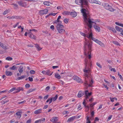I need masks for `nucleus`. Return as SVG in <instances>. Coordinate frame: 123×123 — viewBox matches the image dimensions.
Instances as JSON below:
<instances>
[{
    "label": "nucleus",
    "mask_w": 123,
    "mask_h": 123,
    "mask_svg": "<svg viewBox=\"0 0 123 123\" xmlns=\"http://www.w3.org/2000/svg\"><path fill=\"white\" fill-rule=\"evenodd\" d=\"M92 44L88 41L86 40L84 45V53L86 56V58L85 59V67L83 70V71L85 73L84 75L88 78V75L91 72L90 68L92 66L91 62V54L92 51Z\"/></svg>",
    "instance_id": "1"
},
{
    "label": "nucleus",
    "mask_w": 123,
    "mask_h": 123,
    "mask_svg": "<svg viewBox=\"0 0 123 123\" xmlns=\"http://www.w3.org/2000/svg\"><path fill=\"white\" fill-rule=\"evenodd\" d=\"M81 12L83 14V18L85 22L87 25L88 27L91 28L92 27V23H95L92 21L93 19L90 18L89 14L88 13V11L85 9H82L81 10Z\"/></svg>",
    "instance_id": "2"
},
{
    "label": "nucleus",
    "mask_w": 123,
    "mask_h": 123,
    "mask_svg": "<svg viewBox=\"0 0 123 123\" xmlns=\"http://www.w3.org/2000/svg\"><path fill=\"white\" fill-rule=\"evenodd\" d=\"M56 28L58 32L61 34H62L65 31V30L63 29L64 26L62 25H57Z\"/></svg>",
    "instance_id": "3"
},
{
    "label": "nucleus",
    "mask_w": 123,
    "mask_h": 123,
    "mask_svg": "<svg viewBox=\"0 0 123 123\" xmlns=\"http://www.w3.org/2000/svg\"><path fill=\"white\" fill-rule=\"evenodd\" d=\"M75 2L77 4L80 5H87L88 4V2L86 0H75Z\"/></svg>",
    "instance_id": "4"
},
{
    "label": "nucleus",
    "mask_w": 123,
    "mask_h": 123,
    "mask_svg": "<svg viewBox=\"0 0 123 123\" xmlns=\"http://www.w3.org/2000/svg\"><path fill=\"white\" fill-rule=\"evenodd\" d=\"M102 5L106 9L111 11H114L115 10L113 9L110 6L108 3H103L102 4Z\"/></svg>",
    "instance_id": "5"
},
{
    "label": "nucleus",
    "mask_w": 123,
    "mask_h": 123,
    "mask_svg": "<svg viewBox=\"0 0 123 123\" xmlns=\"http://www.w3.org/2000/svg\"><path fill=\"white\" fill-rule=\"evenodd\" d=\"M92 40L94 41L96 43L99 44L101 46L103 47H105V44L101 42V41L99 40L98 39L93 37L92 38Z\"/></svg>",
    "instance_id": "6"
},
{
    "label": "nucleus",
    "mask_w": 123,
    "mask_h": 123,
    "mask_svg": "<svg viewBox=\"0 0 123 123\" xmlns=\"http://www.w3.org/2000/svg\"><path fill=\"white\" fill-rule=\"evenodd\" d=\"M80 34L81 35L84 37H87L88 38H91L92 39V32L91 33L89 34V35L87 34H86L85 33L82 32H80Z\"/></svg>",
    "instance_id": "7"
},
{
    "label": "nucleus",
    "mask_w": 123,
    "mask_h": 123,
    "mask_svg": "<svg viewBox=\"0 0 123 123\" xmlns=\"http://www.w3.org/2000/svg\"><path fill=\"white\" fill-rule=\"evenodd\" d=\"M48 12V10L47 9H45L40 10L39 12V13L40 15L42 16L44 14H46Z\"/></svg>",
    "instance_id": "8"
},
{
    "label": "nucleus",
    "mask_w": 123,
    "mask_h": 123,
    "mask_svg": "<svg viewBox=\"0 0 123 123\" xmlns=\"http://www.w3.org/2000/svg\"><path fill=\"white\" fill-rule=\"evenodd\" d=\"M18 3L20 6L24 7H26L27 6L26 3L22 1H19L18 2Z\"/></svg>",
    "instance_id": "9"
},
{
    "label": "nucleus",
    "mask_w": 123,
    "mask_h": 123,
    "mask_svg": "<svg viewBox=\"0 0 123 123\" xmlns=\"http://www.w3.org/2000/svg\"><path fill=\"white\" fill-rule=\"evenodd\" d=\"M73 79L78 83H82L83 82L82 80L76 75L74 76Z\"/></svg>",
    "instance_id": "10"
},
{
    "label": "nucleus",
    "mask_w": 123,
    "mask_h": 123,
    "mask_svg": "<svg viewBox=\"0 0 123 123\" xmlns=\"http://www.w3.org/2000/svg\"><path fill=\"white\" fill-rule=\"evenodd\" d=\"M115 28L117 31L120 32V34L123 35V30L122 28L117 26H116Z\"/></svg>",
    "instance_id": "11"
},
{
    "label": "nucleus",
    "mask_w": 123,
    "mask_h": 123,
    "mask_svg": "<svg viewBox=\"0 0 123 123\" xmlns=\"http://www.w3.org/2000/svg\"><path fill=\"white\" fill-rule=\"evenodd\" d=\"M86 81L85 82V84L86 85H88V86L90 87H91L92 84L93 83V81L92 79L91 81L90 80V83L89 84L88 83L87 81L86 80Z\"/></svg>",
    "instance_id": "12"
},
{
    "label": "nucleus",
    "mask_w": 123,
    "mask_h": 123,
    "mask_svg": "<svg viewBox=\"0 0 123 123\" xmlns=\"http://www.w3.org/2000/svg\"><path fill=\"white\" fill-rule=\"evenodd\" d=\"M85 92V97L86 99H87L88 98V96H90L92 93L91 92L89 93L88 91L87 90Z\"/></svg>",
    "instance_id": "13"
},
{
    "label": "nucleus",
    "mask_w": 123,
    "mask_h": 123,
    "mask_svg": "<svg viewBox=\"0 0 123 123\" xmlns=\"http://www.w3.org/2000/svg\"><path fill=\"white\" fill-rule=\"evenodd\" d=\"M45 120V119L44 118H42L41 119H39L35 121L34 123H43Z\"/></svg>",
    "instance_id": "14"
},
{
    "label": "nucleus",
    "mask_w": 123,
    "mask_h": 123,
    "mask_svg": "<svg viewBox=\"0 0 123 123\" xmlns=\"http://www.w3.org/2000/svg\"><path fill=\"white\" fill-rule=\"evenodd\" d=\"M76 116H74L69 118L67 121V122L69 123L73 121L76 118Z\"/></svg>",
    "instance_id": "15"
},
{
    "label": "nucleus",
    "mask_w": 123,
    "mask_h": 123,
    "mask_svg": "<svg viewBox=\"0 0 123 123\" xmlns=\"http://www.w3.org/2000/svg\"><path fill=\"white\" fill-rule=\"evenodd\" d=\"M58 117H54L50 119V121L53 123H55L58 121Z\"/></svg>",
    "instance_id": "16"
},
{
    "label": "nucleus",
    "mask_w": 123,
    "mask_h": 123,
    "mask_svg": "<svg viewBox=\"0 0 123 123\" xmlns=\"http://www.w3.org/2000/svg\"><path fill=\"white\" fill-rule=\"evenodd\" d=\"M0 46L4 49L6 50L7 49V48L6 45L3 44L0 42Z\"/></svg>",
    "instance_id": "17"
},
{
    "label": "nucleus",
    "mask_w": 123,
    "mask_h": 123,
    "mask_svg": "<svg viewBox=\"0 0 123 123\" xmlns=\"http://www.w3.org/2000/svg\"><path fill=\"white\" fill-rule=\"evenodd\" d=\"M84 92L80 91L78 93L77 96L79 98H80L82 96L84 95Z\"/></svg>",
    "instance_id": "18"
},
{
    "label": "nucleus",
    "mask_w": 123,
    "mask_h": 123,
    "mask_svg": "<svg viewBox=\"0 0 123 123\" xmlns=\"http://www.w3.org/2000/svg\"><path fill=\"white\" fill-rule=\"evenodd\" d=\"M21 113H22L21 111H19L15 113L16 115L18 116V118L19 119L20 118L21 116L20 114Z\"/></svg>",
    "instance_id": "19"
},
{
    "label": "nucleus",
    "mask_w": 123,
    "mask_h": 123,
    "mask_svg": "<svg viewBox=\"0 0 123 123\" xmlns=\"http://www.w3.org/2000/svg\"><path fill=\"white\" fill-rule=\"evenodd\" d=\"M15 90L16 92L18 93L19 92L21 91H23L24 89L23 88L21 87H19L17 88H16Z\"/></svg>",
    "instance_id": "20"
},
{
    "label": "nucleus",
    "mask_w": 123,
    "mask_h": 123,
    "mask_svg": "<svg viewBox=\"0 0 123 123\" xmlns=\"http://www.w3.org/2000/svg\"><path fill=\"white\" fill-rule=\"evenodd\" d=\"M23 69L24 68L23 66L22 65L20 66L19 67L18 69V70L20 74H21L22 73Z\"/></svg>",
    "instance_id": "21"
},
{
    "label": "nucleus",
    "mask_w": 123,
    "mask_h": 123,
    "mask_svg": "<svg viewBox=\"0 0 123 123\" xmlns=\"http://www.w3.org/2000/svg\"><path fill=\"white\" fill-rule=\"evenodd\" d=\"M108 29L111 31L113 32L114 33H116V31L114 27H108Z\"/></svg>",
    "instance_id": "22"
},
{
    "label": "nucleus",
    "mask_w": 123,
    "mask_h": 123,
    "mask_svg": "<svg viewBox=\"0 0 123 123\" xmlns=\"http://www.w3.org/2000/svg\"><path fill=\"white\" fill-rule=\"evenodd\" d=\"M42 109H41L37 110L34 112V113L35 114H38L41 113Z\"/></svg>",
    "instance_id": "23"
},
{
    "label": "nucleus",
    "mask_w": 123,
    "mask_h": 123,
    "mask_svg": "<svg viewBox=\"0 0 123 123\" xmlns=\"http://www.w3.org/2000/svg\"><path fill=\"white\" fill-rule=\"evenodd\" d=\"M70 12L68 11H65L62 12V14L64 15H70Z\"/></svg>",
    "instance_id": "24"
},
{
    "label": "nucleus",
    "mask_w": 123,
    "mask_h": 123,
    "mask_svg": "<svg viewBox=\"0 0 123 123\" xmlns=\"http://www.w3.org/2000/svg\"><path fill=\"white\" fill-rule=\"evenodd\" d=\"M73 17H76L77 15L76 12H71L70 13V15Z\"/></svg>",
    "instance_id": "25"
},
{
    "label": "nucleus",
    "mask_w": 123,
    "mask_h": 123,
    "mask_svg": "<svg viewBox=\"0 0 123 123\" xmlns=\"http://www.w3.org/2000/svg\"><path fill=\"white\" fill-rule=\"evenodd\" d=\"M17 67L15 65L13 66L12 67L9 68L10 70H17Z\"/></svg>",
    "instance_id": "26"
},
{
    "label": "nucleus",
    "mask_w": 123,
    "mask_h": 123,
    "mask_svg": "<svg viewBox=\"0 0 123 123\" xmlns=\"http://www.w3.org/2000/svg\"><path fill=\"white\" fill-rule=\"evenodd\" d=\"M6 74L8 76H11L12 73L10 71H6L5 72Z\"/></svg>",
    "instance_id": "27"
},
{
    "label": "nucleus",
    "mask_w": 123,
    "mask_h": 123,
    "mask_svg": "<svg viewBox=\"0 0 123 123\" xmlns=\"http://www.w3.org/2000/svg\"><path fill=\"white\" fill-rule=\"evenodd\" d=\"M94 27L96 31H98V32H99L100 31V28L97 25H94Z\"/></svg>",
    "instance_id": "28"
},
{
    "label": "nucleus",
    "mask_w": 123,
    "mask_h": 123,
    "mask_svg": "<svg viewBox=\"0 0 123 123\" xmlns=\"http://www.w3.org/2000/svg\"><path fill=\"white\" fill-rule=\"evenodd\" d=\"M9 101V100H6V99H5L2 100L1 102V103L2 105H4Z\"/></svg>",
    "instance_id": "29"
},
{
    "label": "nucleus",
    "mask_w": 123,
    "mask_h": 123,
    "mask_svg": "<svg viewBox=\"0 0 123 123\" xmlns=\"http://www.w3.org/2000/svg\"><path fill=\"white\" fill-rule=\"evenodd\" d=\"M58 96L57 95H56L55 97L51 98V99H52V101H53L54 102L58 98Z\"/></svg>",
    "instance_id": "30"
},
{
    "label": "nucleus",
    "mask_w": 123,
    "mask_h": 123,
    "mask_svg": "<svg viewBox=\"0 0 123 123\" xmlns=\"http://www.w3.org/2000/svg\"><path fill=\"white\" fill-rule=\"evenodd\" d=\"M36 90V88H34L33 89H30L27 92V94H28L31 92H33V91H35Z\"/></svg>",
    "instance_id": "31"
},
{
    "label": "nucleus",
    "mask_w": 123,
    "mask_h": 123,
    "mask_svg": "<svg viewBox=\"0 0 123 123\" xmlns=\"http://www.w3.org/2000/svg\"><path fill=\"white\" fill-rule=\"evenodd\" d=\"M55 76L56 78L57 79H60L61 78L60 75L58 74H55Z\"/></svg>",
    "instance_id": "32"
},
{
    "label": "nucleus",
    "mask_w": 123,
    "mask_h": 123,
    "mask_svg": "<svg viewBox=\"0 0 123 123\" xmlns=\"http://www.w3.org/2000/svg\"><path fill=\"white\" fill-rule=\"evenodd\" d=\"M50 2L48 1H45L43 2V4L47 6H50Z\"/></svg>",
    "instance_id": "33"
},
{
    "label": "nucleus",
    "mask_w": 123,
    "mask_h": 123,
    "mask_svg": "<svg viewBox=\"0 0 123 123\" xmlns=\"http://www.w3.org/2000/svg\"><path fill=\"white\" fill-rule=\"evenodd\" d=\"M25 76L23 75H22L20 77H19L16 80H20L22 79H24L25 77Z\"/></svg>",
    "instance_id": "34"
},
{
    "label": "nucleus",
    "mask_w": 123,
    "mask_h": 123,
    "mask_svg": "<svg viewBox=\"0 0 123 123\" xmlns=\"http://www.w3.org/2000/svg\"><path fill=\"white\" fill-rule=\"evenodd\" d=\"M35 46L38 50H40L42 49V48H40L37 44H36Z\"/></svg>",
    "instance_id": "35"
},
{
    "label": "nucleus",
    "mask_w": 123,
    "mask_h": 123,
    "mask_svg": "<svg viewBox=\"0 0 123 123\" xmlns=\"http://www.w3.org/2000/svg\"><path fill=\"white\" fill-rule=\"evenodd\" d=\"M14 18L13 19H20L21 18V17L19 16H13Z\"/></svg>",
    "instance_id": "36"
},
{
    "label": "nucleus",
    "mask_w": 123,
    "mask_h": 123,
    "mask_svg": "<svg viewBox=\"0 0 123 123\" xmlns=\"http://www.w3.org/2000/svg\"><path fill=\"white\" fill-rule=\"evenodd\" d=\"M115 24L118 26L123 27V24L117 22H115Z\"/></svg>",
    "instance_id": "37"
},
{
    "label": "nucleus",
    "mask_w": 123,
    "mask_h": 123,
    "mask_svg": "<svg viewBox=\"0 0 123 123\" xmlns=\"http://www.w3.org/2000/svg\"><path fill=\"white\" fill-rule=\"evenodd\" d=\"M6 59L8 61H11L13 59L12 58L10 57H7L6 58Z\"/></svg>",
    "instance_id": "38"
},
{
    "label": "nucleus",
    "mask_w": 123,
    "mask_h": 123,
    "mask_svg": "<svg viewBox=\"0 0 123 123\" xmlns=\"http://www.w3.org/2000/svg\"><path fill=\"white\" fill-rule=\"evenodd\" d=\"M113 43L115 45H118V46H120V44H119L118 43V42L116 41H114L113 42Z\"/></svg>",
    "instance_id": "39"
},
{
    "label": "nucleus",
    "mask_w": 123,
    "mask_h": 123,
    "mask_svg": "<svg viewBox=\"0 0 123 123\" xmlns=\"http://www.w3.org/2000/svg\"><path fill=\"white\" fill-rule=\"evenodd\" d=\"M16 89V88L15 87H13L9 91V92H11L14 90L15 91V90Z\"/></svg>",
    "instance_id": "40"
},
{
    "label": "nucleus",
    "mask_w": 123,
    "mask_h": 123,
    "mask_svg": "<svg viewBox=\"0 0 123 123\" xmlns=\"http://www.w3.org/2000/svg\"><path fill=\"white\" fill-rule=\"evenodd\" d=\"M49 102V104H50L52 102V99L49 98L46 101V103H48Z\"/></svg>",
    "instance_id": "41"
},
{
    "label": "nucleus",
    "mask_w": 123,
    "mask_h": 123,
    "mask_svg": "<svg viewBox=\"0 0 123 123\" xmlns=\"http://www.w3.org/2000/svg\"><path fill=\"white\" fill-rule=\"evenodd\" d=\"M8 10L6 9L4 11L3 13V15H5L8 13Z\"/></svg>",
    "instance_id": "42"
},
{
    "label": "nucleus",
    "mask_w": 123,
    "mask_h": 123,
    "mask_svg": "<svg viewBox=\"0 0 123 123\" xmlns=\"http://www.w3.org/2000/svg\"><path fill=\"white\" fill-rule=\"evenodd\" d=\"M56 20L58 22V23L57 25H61L62 24V22L61 21L59 20V19H58L57 18Z\"/></svg>",
    "instance_id": "43"
},
{
    "label": "nucleus",
    "mask_w": 123,
    "mask_h": 123,
    "mask_svg": "<svg viewBox=\"0 0 123 123\" xmlns=\"http://www.w3.org/2000/svg\"><path fill=\"white\" fill-rule=\"evenodd\" d=\"M95 3L98 4L99 5H100L101 4V3L100 1L96 0H95Z\"/></svg>",
    "instance_id": "44"
},
{
    "label": "nucleus",
    "mask_w": 123,
    "mask_h": 123,
    "mask_svg": "<svg viewBox=\"0 0 123 123\" xmlns=\"http://www.w3.org/2000/svg\"><path fill=\"white\" fill-rule=\"evenodd\" d=\"M35 72L34 70H31L30 71V73L32 74H33L35 73Z\"/></svg>",
    "instance_id": "45"
},
{
    "label": "nucleus",
    "mask_w": 123,
    "mask_h": 123,
    "mask_svg": "<svg viewBox=\"0 0 123 123\" xmlns=\"http://www.w3.org/2000/svg\"><path fill=\"white\" fill-rule=\"evenodd\" d=\"M50 72V71L49 70H47L46 71V74L49 75Z\"/></svg>",
    "instance_id": "46"
},
{
    "label": "nucleus",
    "mask_w": 123,
    "mask_h": 123,
    "mask_svg": "<svg viewBox=\"0 0 123 123\" xmlns=\"http://www.w3.org/2000/svg\"><path fill=\"white\" fill-rule=\"evenodd\" d=\"M29 37L31 38H32V37L33 35L32 33L31 32H30L29 33Z\"/></svg>",
    "instance_id": "47"
},
{
    "label": "nucleus",
    "mask_w": 123,
    "mask_h": 123,
    "mask_svg": "<svg viewBox=\"0 0 123 123\" xmlns=\"http://www.w3.org/2000/svg\"><path fill=\"white\" fill-rule=\"evenodd\" d=\"M68 21V20L67 18H65L64 19V22L66 24H67Z\"/></svg>",
    "instance_id": "48"
},
{
    "label": "nucleus",
    "mask_w": 123,
    "mask_h": 123,
    "mask_svg": "<svg viewBox=\"0 0 123 123\" xmlns=\"http://www.w3.org/2000/svg\"><path fill=\"white\" fill-rule=\"evenodd\" d=\"M11 5H13L14 6V8L17 7H18V5L16 4L13 3V4H11Z\"/></svg>",
    "instance_id": "49"
},
{
    "label": "nucleus",
    "mask_w": 123,
    "mask_h": 123,
    "mask_svg": "<svg viewBox=\"0 0 123 123\" xmlns=\"http://www.w3.org/2000/svg\"><path fill=\"white\" fill-rule=\"evenodd\" d=\"M96 65L100 68H102V67H101V65L99 63H98V62H97L96 63Z\"/></svg>",
    "instance_id": "50"
},
{
    "label": "nucleus",
    "mask_w": 123,
    "mask_h": 123,
    "mask_svg": "<svg viewBox=\"0 0 123 123\" xmlns=\"http://www.w3.org/2000/svg\"><path fill=\"white\" fill-rule=\"evenodd\" d=\"M25 86L26 88H28L30 87V85L29 84H27L25 85Z\"/></svg>",
    "instance_id": "51"
},
{
    "label": "nucleus",
    "mask_w": 123,
    "mask_h": 123,
    "mask_svg": "<svg viewBox=\"0 0 123 123\" xmlns=\"http://www.w3.org/2000/svg\"><path fill=\"white\" fill-rule=\"evenodd\" d=\"M69 112L68 111H65L63 112L62 113L64 115H65L67 113H68Z\"/></svg>",
    "instance_id": "52"
},
{
    "label": "nucleus",
    "mask_w": 123,
    "mask_h": 123,
    "mask_svg": "<svg viewBox=\"0 0 123 123\" xmlns=\"http://www.w3.org/2000/svg\"><path fill=\"white\" fill-rule=\"evenodd\" d=\"M94 106L92 104L90 105V107L91 108H90L91 110L92 109H93V108L92 107Z\"/></svg>",
    "instance_id": "53"
},
{
    "label": "nucleus",
    "mask_w": 123,
    "mask_h": 123,
    "mask_svg": "<svg viewBox=\"0 0 123 123\" xmlns=\"http://www.w3.org/2000/svg\"><path fill=\"white\" fill-rule=\"evenodd\" d=\"M56 14L57 13H49V15H51L54 16L56 15Z\"/></svg>",
    "instance_id": "54"
},
{
    "label": "nucleus",
    "mask_w": 123,
    "mask_h": 123,
    "mask_svg": "<svg viewBox=\"0 0 123 123\" xmlns=\"http://www.w3.org/2000/svg\"><path fill=\"white\" fill-rule=\"evenodd\" d=\"M50 28L52 30H55L54 27V25H51L50 26Z\"/></svg>",
    "instance_id": "55"
},
{
    "label": "nucleus",
    "mask_w": 123,
    "mask_h": 123,
    "mask_svg": "<svg viewBox=\"0 0 123 123\" xmlns=\"http://www.w3.org/2000/svg\"><path fill=\"white\" fill-rule=\"evenodd\" d=\"M112 115H110V116H109L108 119H107V121H109L111 119L112 117Z\"/></svg>",
    "instance_id": "56"
},
{
    "label": "nucleus",
    "mask_w": 123,
    "mask_h": 123,
    "mask_svg": "<svg viewBox=\"0 0 123 123\" xmlns=\"http://www.w3.org/2000/svg\"><path fill=\"white\" fill-rule=\"evenodd\" d=\"M7 18L9 19H13L14 17L13 16H8L7 17Z\"/></svg>",
    "instance_id": "57"
},
{
    "label": "nucleus",
    "mask_w": 123,
    "mask_h": 123,
    "mask_svg": "<svg viewBox=\"0 0 123 123\" xmlns=\"http://www.w3.org/2000/svg\"><path fill=\"white\" fill-rule=\"evenodd\" d=\"M111 71H113L115 73L116 72V70L114 68H112L111 69Z\"/></svg>",
    "instance_id": "58"
},
{
    "label": "nucleus",
    "mask_w": 123,
    "mask_h": 123,
    "mask_svg": "<svg viewBox=\"0 0 123 123\" xmlns=\"http://www.w3.org/2000/svg\"><path fill=\"white\" fill-rule=\"evenodd\" d=\"M29 80V81H32L33 80V79L32 77H29L28 78Z\"/></svg>",
    "instance_id": "59"
},
{
    "label": "nucleus",
    "mask_w": 123,
    "mask_h": 123,
    "mask_svg": "<svg viewBox=\"0 0 123 123\" xmlns=\"http://www.w3.org/2000/svg\"><path fill=\"white\" fill-rule=\"evenodd\" d=\"M31 119H30L27 120L26 121V123H31Z\"/></svg>",
    "instance_id": "60"
},
{
    "label": "nucleus",
    "mask_w": 123,
    "mask_h": 123,
    "mask_svg": "<svg viewBox=\"0 0 123 123\" xmlns=\"http://www.w3.org/2000/svg\"><path fill=\"white\" fill-rule=\"evenodd\" d=\"M50 89V87L49 86H47L45 88V90L47 91L49 90Z\"/></svg>",
    "instance_id": "61"
},
{
    "label": "nucleus",
    "mask_w": 123,
    "mask_h": 123,
    "mask_svg": "<svg viewBox=\"0 0 123 123\" xmlns=\"http://www.w3.org/2000/svg\"><path fill=\"white\" fill-rule=\"evenodd\" d=\"M48 96L49 95H48L44 96V99H46L48 98Z\"/></svg>",
    "instance_id": "62"
},
{
    "label": "nucleus",
    "mask_w": 123,
    "mask_h": 123,
    "mask_svg": "<svg viewBox=\"0 0 123 123\" xmlns=\"http://www.w3.org/2000/svg\"><path fill=\"white\" fill-rule=\"evenodd\" d=\"M91 116L92 117L93 116L94 114V112L93 111H92V112H91Z\"/></svg>",
    "instance_id": "63"
},
{
    "label": "nucleus",
    "mask_w": 123,
    "mask_h": 123,
    "mask_svg": "<svg viewBox=\"0 0 123 123\" xmlns=\"http://www.w3.org/2000/svg\"><path fill=\"white\" fill-rule=\"evenodd\" d=\"M32 38L33 39H35L36 38V37L34 35H33L32 37Z\"/></svg>",
    "instance_id": "64"
}]
</instances>
